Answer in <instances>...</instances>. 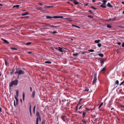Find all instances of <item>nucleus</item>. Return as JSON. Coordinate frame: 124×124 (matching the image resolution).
<instances>
[{
    "label": "nucleus",
    "mask_w": 124,
    "mask_h": 124,
    "mask_svg": "<svg viewBox=\"0 0 124 124\" xmlns=\"http://www.w3.org/2000/svg\"><path fill=\"white\" fill-rule=\"evenodd\" d=\"M30 115H31V110H30Z\"/></svg>",
    "instance_id": "nucleus-54"
},
{
    "label": "nucleus",
    "mask_w": 124,
    "mask_h": 124,
    "mask_svg": "<svg viewBox=\"0 0 124 124\" xmlns=\"http://www.w3.org/2000/svg\"><path fill=\"white\" fill-rule=\"evenodd\" d=\"M82 122L84 123L85 124H86V121L84 120V119L83 120H82Z\"/></svg>",
    "instance_id": "nucleus-28"
},
{
    "label": "nucleus",
    "mask_w": 124,
    "mask_h": 124,
    "mask_svg": "<svg viewBox=\"0 0 124 124\" xmlns=\"http://www.w3.org/2000/svg\"><path fill=\"white\" fill-rule=\"evenodd\" d=\"M107 27L108 28H111V25L110 24H107Z\"/></svg>",
    "instance_id": "nucleus-18"
},
{
    "label": "nucleus",
    "mask_w": 124,
    "mask_h": 124,
    "mask_svg": "<svg viewBox=\"0 0 124 124\" xmlns=\"http://www.w3.org/2000/svg\"><path fill=\"white\" fill-rule=\"evenodd\" d=\"M24 73V71L21 70L18 71V75H20L22 74H23Z\"/></svg>",
    "instance_id": "nucleus-3"
},
{
    "label": "nucleus",
    "mask_w": 124,
    "mask_h": 124,
    "mask_svg": "<svg viewBox=\"0 0 124 124\" xmlns=\"http://www.w3.org/2000/svg\"><path fill=\"white\" fill-rule=\"evenodd\" d=\"M103 4H102L100 6L102 8H105L106 7L105 6H104L103 5Z\"/></svg>",
    "instance_id": "nucleus-22"
},
{
    "label": "nucleus",
    "mask_w": 124,
    "mask_h": 124,
    "mask_svg": "<svg viewBox=\"0 0 124 124\" xmlns=\"http://www.w3.org/2000/svg\"><path fill=\"white\" fill-rule=\"evenodd\" d=\"M103 104V102H102L100 104V105L101 106Z\"/></svg>",
    "instance_id": "nucleus-57"
},
{
    "label": "nucleus",
    "mask_w": 124,
    "mask_h": 124,
    "mask_svg": "<svg viewBox=\"0 0 124 124\" xmlns=\"http://www.w3.org/2000/svg\"><path fill=\"white\" fill-rule=\"evenodd\" d=\"M122 3L123 4H124V1H122Z\"/></svg>",
    "instance_id": "nucleus-64"
},
{
    "label": "nucleus",
    "mask_w": 124,
    "mask_h": 124,
    "mask_svg": "<svg viewBox=\"0 0 124 124\" xmlns=\"http://www.w3.org/2000/svg\"><path fill=\"white\" fill-rule=\"evenodd\" d=\"M89 12H90L91 13H92V11L91 10H89Z\"/></svg>",
    "instance_id": "nucleus-58"
},
{
    "label": "nucleus",
    "mask_w": 124,
    "mask_h": 124,
    "mask_svg": "<svg viewBox=\"0 0 124 124\" xmlns=\"http://www.w3.org/2000/svg\"><path fill=\"white\" fill-rule=\"evenodd\" d=\"M97 80L96 77V76L94 74V79L93 82V84H94L96 82Z\"/></svg>",
    "instance_id": "nucleus-5"
},
{
    "label": "nucleus",
    "mask_w": 124,
    "mask_h": 124,
    "mask_svg": "<svg viewBox=\"0 0 124 124\" xmlns=\"http://www.w3.org/2000/svg\"><path fill=\"white\" fill-rule=\"evenodd\" d=\"M88 51L89 52H93L94 51V50L93 49H90Z\"/></svg>",
    "instance_id": "nucleus-29"
},
{
    "label": "nucleus",
    "mask_w": 124,
    "mask_h": 124,
    "mask_svg": "<svg viewBox=\"0 0 124 124\" xmlns=\"http://www.w3.org/2000/svg\"><path fill=\"white\" fill-rule=\"evenodd\" d=\"M10 48L11 49H12L13 50H17V48H15L11 47Z\"/></svg>",
    "instance_id": "nucleus-27"
},
{
    "label": "nucleus",
    "mask_w": 124,
    "mask_h": 124,
    "mask_svg": "<svg viewBox=\"0 0 124 124\" xmlns=\"http://www.w3.org/2000/svg\"><path fill=\"white\" fill-rule=\"evenodd\" d=\"M16 73H18V71H16L15 73V74H16Z\"/></svg>",
    "instance_id": "nucleus-46"
},
{
    "label": "nucleus",
    "mask_w": 124,
    "mask_h": 124,
    "mask_svg": "<svg viewBox=\"0 0 124 124\" xmlns=\"http://www.w3.org/2000/svg\"><path fill=\"white\" fill-rule=\"evenodd\" d=\"M31 42H28L26 43V44L27 45H29L31 44Z\"/></svg>",
    "instance_id": "nucleus-32"
},
{
    "label": "nucleus",
    "mask_w": 124,
    "mask_h": 124,
    "mask_svg": "<svg viewBox=\"0 0 124 124\" xmlns=\"http://www.w3.org/2000/svg\"><path fill=\"white\" fill-rule=\"evenodd\" d=\"M120 107L124 108V105L121 104L120 105Z\"/></svg>",
    "instance_id": "nucleus-35"
},
{
    "label": "nucleus",
    "mask_w": 124,
    "mask_h": 124,
    "mask_svg": "<svg viewBox=\"0 0 124 124\" xmlns=\"http://www.w3.org/2000/svg\"><path fill=\"white\" fill-rule=\"evenodd\" d=\"M101 40H95V42L96 43H98Z\"/></svg>",
    "instance_id": "nucleus-15"
},
{
    "label": "nucleus",
    "mask_w": 124,
    "mask_h": 124,
    "mask_svg": "<svg viewBox=\"0 0 124 124\" xmlns=\"http://www.w3.org/2000/svg\"><path fill=\"white\" fill-rule=\"evenodd\" d=\"M106 70V68L104 67L101 70V71H105Z\"/></svg>",
    "instance_id": "nucleus-16"
},
{
    "label": "nucleus",
    "mask_w": 124,
    "mask_h": 124,
    "mask_svg": "<svg viewBox=\"0 0 124 124\" xmlns=\"http://www.w3.org/2000/svg\"><path fill=\"white\" fill-rule=\"evenodd\" d=\"M36 115L38 117L37 118H39L40 121H41V119L40 117V115L39 112H37L36 113Z\"/></svg>",
    "instance_id": "nucleus-6"
},
{
    "label": "nucleus",
    "mask_w": 124,
    "mask_h": 124,
    "mask_svg": "<svg viewBox=\"0 0 124 124\" xmlns=\"http://www.w3.org/2000/svg\"><path fill=\"white\" fill-rule=\"evenodd\" d=\"M124 83V80L120 84V85H121L123 84Z\"/></svg>",
    "instance_id": "nucleus-39"
},
{
    "label": "nucleus",
    "mask_w": 124,
    "mask_h": 124,
    "mask_svg": "<svg viewBox=\"0 0 124 124\" xmlns=\"http://www.w3.org/2000/svg\"><path fill=\"white\" fill-rule=\"evenodd\" d=\"M2 108H1L0 107V112H1V111Z\"/></svg>",
    "instance_id": "nucleus-61"
},
{
    "label": "nucleus",
    "mask_w": 124,
    "mask_h": 124,
    "mask_svg": "<svg viewBox=\"0 0 124 124\" xmlns=\"http://www.w3.org/2000/svg\"><path fill=\"white\" fill-rule=\"evenodd\" d=\"M101 44L100 43L99 44H98V46L99 47H100L101 46Z\"/></svg>",
    "instance_id": "nucleus-33"
},
{
    "label": "nucleus",
    "mask_w": 124,
    "mask_h": 124,
    "mask_svg": "<svg viewBox=\"0 0 124 124\" xmlns=\"http://www.w3.org/2000/svg\"><path fill=\"white\" fill-rule=\"evenodd\" d=\"M16 101V104L15 103V101H14V105L15 106H16V105H17L18 104V100L17 99V97H15Z\"/></svg>",
    "instance_id": "nucleus-4"
},
{
    "label": "nucleus",
    "mask_w": 124,
    "mask_h": 124,
    "mask_svg": "<svg viewBox=\"0 0 124 124\" xmlns=\"http://www.w3.org/2000/svg\"><path fill=\"white\" fill-rule=\"evenodd\" d=\"M50 26V27H56V26H52V25H50V26Z\"/></svg>",
    "instance_id": "nucleus-52"
},
{
    "label": "nucleus",
    "mask_w": 124,
    "mask_h": 124,
    "mask_svg": "<svg viewBox=\"0 0 124 124\" xmlns=\"http://www.w3.org/2000/svg\"><path fill=\"white\" fill-rule=\"evenodd\" d=\"M42 8H38V9L39 10H42Z\"/></svg>",
    "instance_id": "nucleus-49"
},
{
    "label": "nucleus",
    "mask_w": 124,
    "mask_h": 124,
    "mask_svg": "<svg viewBox=\"0 0 124 124\" xmlns=\"http://www.w3.org/2000/svg\"><path fill=\"white\" fill-rule=\"evenodd\" d=\"M35 91H34L32 93V94L31 95V96L32 97H34L35 96Z\"/></svg>",
    "instance_id": "nucleus-8"
},
{
    "label": "nucleus",
    "mask_w": 124,
    "mask_h": 124,
    "mask_svg": "<svg viewBox=\"0 0 124 124\" xmlns=\"http://www.w3.org/2000/svg\"><path fill=\"white\" fill-rule=\"evenodd\" d=\"M2 39V40L3 41L6 43L7 44L9 43V42H8L7 40L4 39Z\"/></svg>",
    "instance_id": "nucleus-13"
},
{
    "label": "nucleus",
    "mask_w": 124,
    "mask_h": 124,
    "mask_svg": "<svg viewBox=\"0 0 124 124\" xmlns=\"http://www.w3.org/2000/svg\"><path fill=\"white\" fill-rule=\"evenodd\" d=\"M29 14V13L28 12H26L22 14V16H24L28 15Z\"/></svg>",
    "instance_id": "nucleus-10"
},
{
    "label": "nucleus",
    "mask_w": 124,
    "mask_h": 124,
    "mask_svg": "<svg viewBox=\"0 0 124 124\" xmlns=\"http://www.w3.org/2000/svg\"><path fill=\"white\" fill-rule=\"evenodd\" d=\"M57 33V32L55 31H54L52 32L51 33L52 34H55Z\"/></svg>",
    "instance_id": "nucleus-43"
},
{
    "label": "nucleus",
    "mask_w": 124,
    "mask_h": 124,
    "mask_svg": "<svg viewBox=\"0 0 124 124\" xmlns=\"http://www.w3.org/2000/svg\"><path fill=\"white\" fill-rule=\"evenodd\" d=\"M102 1L103 2V3H102V4L105 5L106 4V3L107 2V1L106 0H103Z\"/></svg>",
    "instance_id": "nucleus-14"
},
{
    "label": "nucleus",
    "mask_w": 124,
    "mask_h": 124,
    "mask_svg": "<svg viewBox=\"0 0 124 124\" xmlns=\"http://www.w3.org/2000/svg\"><path fill=\"white\" fill-rule=\"evenodd\" d=\"M47 8H53L54 7L53 6H47Z\"/></svg>",
    "instance_id": "nucleus-37"
},
{
    "label": "nucleus",
    "mask_w": 124,
    "mask_h": 124,
    "mask_svg": "<svg viewBox=\"0 0 124 124\" xmlns=\"http://www.w3.org/2000/svg\"><path fill=\"white\" fill-rule=\"evenodd\" d=\"M82 106H80V107L79 108V109H80L81 108V107H82Z\"/></svg>",
    "instance_id": "nucleus-59"
},
{
    "label": "nucleus",
    "mask_w": 124,
    "mask_h": 124,
    "mask_svg": "<svg viewBox=\"0 0 124 124\" xmlns=\"http://www.w3.org/2000/svg\"><path fill=\"white\" fill-rule=\"evenodd\" d=\"M30 90L31 92L32 91V88L31 87H30Z\"/></svg>",
    "instance_id": "nucleus-53"
},
{
    "label": "nucleus",
    "mask_w": 124,
    "mask_h": 124,
    "mask_svg": "<svg viewBox=\"0 0 124 124\" xmlns=\"http://www.w3.org/2000/svg\"><path fill=\"white\" fill-rule=\"evenodd\" d=\"M122 46L123 47H124V43H123L122 45Z\"/></svg>",
    "instance_id": "nucleus-48"
},
{
    "label": "nucleus",
    "mask_w": 124,
    "mask_h": 124,
    "mask_svg": "<svg viewBox=\"0 0 124 124\" xmlns=\"http://www.w3.org/2000/svg\"><path fill=\"white\" fill-rule=\"evenodd\" d=\"M45 121L44 120H43L42 121V123L41 124H45Z\"/></svg>",
    "instance_id": "nucleus-36"
},
{
    "label": "nucleus",
    "mask_w": 124,
    "mask_h": 124,
    "mask_svg": "<svg viewBox=\"0 0 124 124\" xmlns=\"http://www.w3.org/2000/svg\"><path fill=\"white\" fill-rule=\"evenodd\" d=\"M107 6L108 7H110L111 8H112L113 7L110 4L109 2L107 4Z\"/></svg>",
    "instance_id": "nucleus-12"
},
{
    "label": "nucleus",
    "mask_w": 124,
    "mask_h": 124,
    "mask_svg": "<svg viewBox=\"0 0 124 124\" xmlns=\"http://www.w3.org/2000/svg\"><path fill=\"white\" fill-rule=\"evenodd\" d=\"M5 65H7L8 64V63L6 61H5Z\"/></svg>",
    "instance_id": "nucleus-44"
},
{
    "label": "nucleus",
    "mask_w": 124,
    "mask_h": 124,
    "mask_svg": "<svg viewBox=\"0 0 124 124\" xmlns=\"http://www.w3.org/2000/svg\"><path fill=\"white\" fill-rule=\"evenodd\" d=\"M39 118H36V124H38V122Z\"/></svg>",
    "instance_id": "nucleus-17"
},
{
    "label": "nucleus",
    "mask_w": 124,
    "mask_h": 124,
    "mask_svg": "<svg viewBox=\"0 0 124 124\" xmlns=\"http://www.w3.org/2000/svg\"><path fill=\"white\" fill-rule=\"evenodd\" d=\"M72 26H75L76 27H77L78 28H80V27L78 26H76L75 25H72Z\"/></svg>",
    "instance_id": "nucleus-26"
},
{
    "label": "nucleus",
    "mask_w": 124,
    "mask_h": 124,
    "mask_svg": "<svg viewBox=\"0 0 124 124\" xmlns=\"http://www.w3.org/2000/svg\"><path fill=\"white\" fill-rule=\"evenodd\" d=\"M19 6H20L19 5H16V6H13V8H14L15 7H16V8H18Z\"/></svg>",
    "instance_id": "nucleus-20"
},
{
    "label": "nucleus",
    "mask_w": 124,
    "mask_h": 124,
    "mask_svg": "<svg viewBox=\"0 0 124 124\" xmlns=\"http://www.w3.org/2000/svg\"><path fill=\"white\" fill-rule=\"evenodd\" d=\"M39 4L40 5H42V3H39Z\"/></svg>",
    "instance_id": "nucleus-60"
},
{
    "label": "nucleus",
    "mask_w": 124,
    "mask_h": 124,
    "mask_svg": "<svg viewBox=\"0 0 124 124\" xmlns=\"http://www.w3.org/2000/svg\"><path fill=\"white\" fill-rule=\"evenodd\" d=\"M76 0H74L73 1L75 5H77L79 3L77 1H76Z\"/></svg>",
    "instance_id": "nucleus-11"
},
{
    "label": "nucleus",
    "mask_w": 124,
    "mask_h": 124,
    "mask_svg": "<svg viewBox=\"0 0 124 124\" xmlns=\"http://www.w3.org/2000/svg\"><path fill=\"white\" fill-rule=\"evenodd\" d=\"M54 48H55V49H56V50H58V48L57 47H54Z\"/></svg>",
    "instance_id": "nucleus-51"
},
{
    "label": "nucleus",
    "mask_w": 124,
    "mask_h": 124,
    "mask_svg": "<svg viewBox=\"0 0 124 124\" xmlns=\"http://www.w3.org/2000/svg\"><path fill=\"white\" fill-rule=\"evenodd\" d=\"M31 105H30V108H29V110H31Z\"/></svg>",
    "instance_id": "nucleus-50"
},
{
    "label": "nucleus",
    "mask_w": 124,
    "mask_h": 124,
    "mask_svg": "<svg viewBox=\"0 0 124 124\" xmlns=\"http://www.w3.org/2000/svg\"><path fill=\"white\" fill-rule=\"evenodd\" d=\"M117 44L118 45H121V43L119 42H117Z\"/></svg>",
    "instance_id": "nucleus-42"
},
{
    "label": "nucleus",
    "mask_w": 124,
    "mask_h": 124,
    "mask_svg": "<svg viewBox=\"0 0 124 124\" xmlns=\"http://www.w3.org/2000/svg\"><path fill=\"white\" fill-rule=\"evenodd\" d=\"M89 90L88 88V87H86L85 88V91H86L88 92Z\"/></svg>",
    "instance_id": "nucleus-21"
},
{
    "label": "nucleus",
    "mask_w": 124,
    "mask_h": 124,
    "mask_svg": "<svg viewBox=\"0 0 124 124\" xmlns=\"http://www.w3.org/2000/svg\"><path fill=\"white\" fill-rule=\"evenodd\" d=\"M18 93H19V91L18 90H17L16 92V95L15 96V97H17V98L18 96Z\"/></svg>",
    "instance_id": "nucleus-7"
},
{
    "label": "nucleus",
    "mask_w": 124,
    "mask_h": 124,
    "mask_svg": "<svg viewBox=\"0 0 124 124\" xmlns=\"http://www.w3.org/2000/svg\"><path fill=\"white\" fill-rule=\"evenodd\" d=\"M78 53H76L75 54H73V56H77L78 55Z\"/></svg>",
    "instance_id": "nucleus-25"
},
{
    "label": "nucleus",
    "mask_w": 124,
    "mask_h": 124,
    "mask_svg": "<svg viewBox=\"0 0 124 124\" xmlns=\"http://www.w3.org/2000/svg\"><path fill=\"white\" fill-rule=\"evenodd\" d=\"M29 54H31L32 53V52H27Z\"/></svg>",
    "instance_id": "nucleus-47"
},
{
    "label": "nucleus",
    "mask_w": 124,
    "mask_h": 124,
    "mask_svg": "<svg viewBox=\"0 0 124 124\" xmlns=\"http://www.w3.org/2000/svg\"><path fill=\"white\" fill-rule=\"evenodd\" d=\"M62 48L60 47H59L58 48V50L60 52H62L63 51L62 50Z\"/></svg>",
    "instance_id": "nucleus-9"
},
{
    "label": "nucleus",
    "mask_w": 124,
    "mask_h": 124,
    "mask_svg": "<svg viewBox=\"0 0 124 124\" xmlns=\"http://www.w3.org/2000/svg\"><path fill=\"white\" fill-rule=\"evenodd\" d=\"M35 107L36 106H35L33 108V110H35Z\"/></svg>",
    "instance_id": "nucleus-55"
},
{
    "label": "nucleus",
    "mask_w": 124,
    "mask_h": 124,
    "mask_svg": "<svg viewBox=\"0 0 124 124\" xmlns=\"http://www.w3.org/2000/svg\"><path fill=\"white\" fill-rule=\"evenodd\" d=\"M116 84H117V85H118V83H119V82H118V81L117 80L116 81Z\"/></svg>",
    "instance_id": "nucleus-41"
},
{
    "label": "nucleus",
    "mask_w": 124,
    "mask_h": 124,
    "mask_svg": "<svg viewBox=\"0 0 124 124\" xmlns=\"http://www.w3.org/2000/svg\"><path fill=\"white\" fill-rule=\"evenodd\" d=\"M95 1V0H92V2H94Z\"/></svg>",
    "instance_id": "nucleus-62"
},
{
    "label": "nucleus",
    "mask_w": 124,
    "mask_h": 124,
    "mask_svg": "<svg viewBox=\"0 0 124 124\" xmlns=\"http://www.w3.org/2000/svg\"><path fill=\"white\" fill-rule=\"evenodd\" d=\"M101 106L100 105L99 106V108H98L99 109L101 107Z\"/></svg>",
    "instance_id": "nucleus-56"
},
{
    "label": "nucleus",
    "mask_w": 124,
    "mask_h": 124,
    "mask_svg": "<svg viewBox=\"0 0 124 124\" xmlns=\"http://www.w3.org/2000/svg\"><path fill=\"white\" fill-rule=\"evenodd\" d=\"M98 55L100 56L101 57H103V54H98Z\"/></svg>",
    "instance_id": "nucleus-23"
},
{
    "label": "nucleus",
    "mask_w": 124,
    "mask_h": 124,
    "mask_svg": "<svg viewBox=\"0 0 124 124\" xmlns=\"http://www.w3.org/2000/svg\"><path fill=\"white\" fill-rule=\"evenodd\" d=\"M101 64L102 65V64L104 63V61H102L101 60Z\"/></svg>",
    "instance_id": "nucleus-31"
},
{
    "label": "nucleus",
    "mask_w": 124,
    "mask_h": 124,
    "mask_svg": "<svg viewBox=\"0 0 124 124\" xmlns=\"http://www.w3.org/2000/svg\"><path fill=\"white\" fill-rule=\"evenodd\" d=\"M18 80H15L14 81H12L11 83H10V87H12L13 85H17Z\"/></svg>",
    "instance_id": "nucleus-2"
},
{
    "label": "nucleus",
    "mask_w": 124,
    "mask_h": 124,
    "mask_svg": "<svg viewBox=\"0 0 124 124\" xmlns=\"http://www.w3.org/2000/svg\"><path fill=\"white\" fill-rule=\"evenodd\" d=\"M91 8L93 9H96V8H94L93 6H91Z\"/></svg>",
    "instance_id": "nucleus-38"
},
{
    "label": "nucleus",
    "mask_w": 124,
    "mask_h": 124,
    "mask_svg": "<svg viewBox=\"0 0 124 124\" xmlns=\"http://www.w3.org/2000/svg\"><path fill=\"white\" fill-rule=\"evenodd\" d=\"M25 96L24 93L23 94V100H24V99Z\"/></svg>",
    "instance_id": "nucleus-40"
},
{
    "label": "nucleus",
    "mask_w": 124,
    "mask_h": 124,
    "mask_svg": "<svg viewBox=\"0 0 124 124\" xmlns=\"http://www.w3.org/2000/svg\"><path fill=\"white\" fill-rule=\"evenodd\" d=\"M29 17V16H24L23 18H28Z\"/></svg>",
    "instance_id": "nucleus-45"
},
{
    "label": "nucleus",
    "mask_w": 124,
    "mask_h": 124,
    "mask_svg": "<svg viewBox=\"0 0 124 124\" xmlns=\"http://www.w3.org/2000/svg\"><path fill=\"white\" fill-rule=\"evenodd\" d=\"M66 19L68 20L69 21H72V20H71V18H66Z\"/></svg>",
    "instance_id": "nucleus-19"
},
{
    "label": "nucleus",
    "mask_w": 124,
    "mask_h": 124,
    "mask_svg": "<svg viewBox=\"0 0 124 124\" xmlns=\"http://www.w3.org/2000/svg\"><path fill=\"white\" fill-rule=\"evenodd\" d=\"M86 114L85 112H83V117H84L85 116V115Z\"/></svg>",
    "instance_id": "nucleus-30"
},
{
    "label": "nucleus",
    "mask_w": 124,
    "mask_h": 124,
    "mask_svg": "<svg viewBox=\"0 0 124 124\" xmlns=\"http://www.w3.org/2000/svg\"><path fill=\"white\" fill-rule=\"evenodd\" d=\"M14 70H15L14 69H13L12 70V71L11 72V75H12L13 74V73L14 72Z\"/></svg>",
    "instance_id": "nucleus-34"
},
{
    "label": "nucleus",
    "mask_w": 124,
    "mask_h": 124,
    "mask_svg": "<svg viewBox=\"0 0 124 124\" xmlns=\"http://www.w3.org/2000/svg\"><path fill=\"white\" fill-rule=\"evenodd\" d=\"M46 18L47 19H51L52 18H63V16H54L53 17L50 16H46Z\"/></svg>",
    "instance_id": "nucleus-1"
},
{
    "label": "nucleus",
    "mask_w": 124,
    "mask_h": 124,
    "mask_svg": "<svg viewBox=\"0 0 124 124\" xmlns=\"http://www.w3.org/2000/svg\"><path fill=\"white\" fill-rule=\"evenodd\" d=\"M35 110H33V112L34 114L35 113Z\"/></svg>",
    "instance_id": "nucleus-63"
},
{
    "label": "nucleus",
    "mask_w": 124,
    "mask_h": 124,
    "mask_svg": "<svg viewBox=\"0 0 124 124\" xmlns=\"http://www.w3.org/2000/svg\"><path fill=\"white\" fill-rule=\"evenodd\" d=\"M45 63H47L51 64V62L49 61H46L45 62Z\"/></svg>",
    "instance_id": "nucleus-24"
}]
</instances>
